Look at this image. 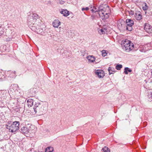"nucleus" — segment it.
<instances>
[{"label": "nucleus", "mask_w": 152, "mask_h": 152, "mask_svg": "<svg viewBox=\"0 0 152 152\" xmlns=\"http://www.w3.org/2000/svg\"><path fill=\"white\" fill-rule=\"evenodd\" d=\"M151 98L152 99V92H151Z\"/></svg>", "instance_id": "36"}, {"label": "nucleus", "mask_w": 152, "mask_h": 152, "mask_svg": "<svg viewBox=\"0 0 152 152\" xmlns=\"http://www.w3.org/2000/svg\"><path fill=\"white\" fill-rule=\"evenodd\" d=\"M145 82L146 83H147V81H146V80H145Z\"/></svg>", "instance_id": "37"}, {"label": "nucleus", "mask_w": 152, "mask_h": 152, "mask_svg": "<svg viewBox=\"0 0 152 152\" xmlns=\"http://www.w3.org/2000/svg\"><path fill=\"white\" fill-rule=\"evenodd\" d=\"M89 9V8L88 7H86L85 8H83L82 9V10L83 11L85 10H88Z\"/></svg>", "instance_id": "29"}, {"label": "nucleus", "mask_w": 152, "mask_h": 152, "mask_svg": "<svg viewBox=\"0 0 152 152\" xmlns=\"http://www.w3.org/2000/svg\"><path fill=\"white\" fill-rule=\"evenodd\" d=\"M27 102L28 106L30 107L33 105V100L31 99H29L27 100Z\"/></svg>", "instance_id": "16"}, {"label": "nucleus", "mask_w": 152, "mask_h": 152, "mask_svg": "<svg viewBox=\"0 0 152 152\" xmlns=\"http://www.w3.org/2000/svg\"><path fill=\"white\" fill-rule=\"evenodd\" d=\"M126 22L122 20H119L118 22V27L120 30H125L126 28Z\"/></svg>", "instance_id": "7"}, {"label": "nucleus", "mask_w": 152, "mask_h": 152, "mask_svg": "<svg viewBox=\"0 0 152 152\" xmlns=\"http://www.w3.org/2000/svg\"><path fill=\"white\" fill-rule=\"evenodd\" d=\"M3 33V32L2 31H0V36Z\"/></svg>", "instance_id": "31"}, {"label": "nucleus", "mask_w": 152, "mask_h": 152, "mask_svg": "<svg viewBox=\"0 0 152 152\" xmlns=\"http://www.w3.org/2000/svg\"><path fill=\"white\" fill-rule=\"evenodd\" d=\"M142 9L144 11L147 10L148 8V7L146 3H143L142 5Z\"/></svg>", "instance_id": "21"}, {"label": "nucleus", "mask_w": 152, "mask_h": 152, "mask_svg": "<svg viewBox=\"0 0 152 152\" xmlns=\"http://www.w3.org/2000/svg\"><path fill=\"white\" fill-rule=\"evenodd\" d=\"M102 56L104 57L107 54V53H106L105 50H102Z\"/></svg>", "instance_id": "28"}, {"label": "nucleus", "mask_w": 152, "mask_h": 152, "mask_svg": "<svg viewBox=\"0 0 152 152\" xmlns=\"http://www.w3.org/2000/svg\"><path fill=\"white\" fill-rule=\"evenodd\" d=\"M41 22V20L39 19L37 20L36 21L35 23H34V25L39 28V27L41 26L42 25Z\"/></svg>", "instance_id": "18"}, {"label": "nucleus", "mask_w": 152, "mask_h": 152, "mask_svg": "<svg viewBox=\"0 0 152 152\" xmlns=\"http://www.w3.org/2000/svg\"><path fill=\"white\" fill-rule=\"evenodd\" d=\"M108 71L109 72V74L110 75L111 74H113V73L112 72V68L110 67H109L108 69Z\"/></svg>", "instance_id": "27"}, {"label": "nucleus", "mask_w": 152, "mask_h": 152, "mask_svg": "<svg viewBox=\"0 0 152 152\" xmlns=\"http://www.w3.org/2000/svg\"><path fill=\"white\" fill-rule=\"evenodd\" d=\"M102 152H110V149L107 147H104L102 150Z\"/></svg>", "instance_id": "23"}, {"label": "nucleus", "mask_w": 152, "mask_h": 152, "mask_svg": "<svg viewBox=\"0 0 152 152\" xmlns=\"http://www.w3.org/2000/svg\"><path fill=\"white\" fill-rule=\"evenodd\" d=\"M110 12L109 6H105L104 7L103 10L101 12V14L102 15V17H103V20H105L108 18L109 16V12Z\"/></svg>", "instance_id": "4"}, {"label": "nucleus", "mask_w": 152, "mask_h": 152, "mask_svg": "<svg viewBox=\"0 0 152 152\" xmlns=\"http://www.w3.org/2000/svg\"><path fill=\"white\" fill-rule=\"evenodd\" d=\"M15 91L14 89H13L12 88H10L9 90L8 91V92L10 94H12L15 92Z\"/></svg>", "instance_id": "26"}, {"label": "nucleus", "mask_w": 152, "mask_h": 152, "mask_svg": "<svg viewBox=\"0 0 152 152\" xmlns=\"http://www.w3.org/2000/svg\"><path fill=\"white\" fill-rule=\"evenodd\" d=\"M19 122L15 121L12 124H10L9 123L6 125V128L8 129L10 132H15L19 129Z\"/></svg>", "instance_id": "2"}, {"label": "nucleus", "mask_w": 152, "mask_h": 152, "mask_svg": "<svg viewBox=\"0 0 152 152\" xmlns=\"http://www.w3.org/2000/svg\"><path fill=\"white\" fill-rule=\"evenodd\" d=\"M132 72V70L128 67H126L124 69V73L125 74L127 75L128 72Z\"/></svg>", "instance_id": "19"}, {"label": "nucleus", "mask_w": 152, "mask_h": 152, "mask_svg": "<svg viewBox=\"0 0 152 152\" xmlns=\"http://www.w3.org/2000/svg\"><path fill=\"white\" fill-rule=\"evenodd\" d=\"M6 96L5 94H3L1 96H0V98H1V101H2L5 99L6 98Z\"/></svg>", "instance_id": "22"}, {"label": "nucleus", "mask_w": 152, "mask_h": 152, "mask_svg": "<svg viewBox=\"0 0 152 152\" xmlns=\"http://www.w3.org/2000/svg\"><path fill=\"white\" fill-rule=\"evenodd\" d=\"M100 32H101L102 33V34H103L104 33V30L102 29H100Z\"/></svg>", "instance_id": "30"}, {"label": "nucleus", "mask_w": 152, "mask_h": 152, "mask_svg": "<svg viewBox=\"0 0 152 152\" xmlns=\"http://www.w3.org/2000/svg\"><path fill=\"white\" fill-rule=\"evenodd\" d=\"M91 17L92 18V19L93 20L94 18V16H92Z\"/></svg>", "instance_id": "34"}, {"label": "nucleus", "mask_w": 152, "mask_h": 152, "mask_svg": "<svg viewBox=\"0 0 152 152\" xmlns=\"http://www.w3.org/2000/svg\"><path fill=\"white\" fill-rule=\"evenodd\" d=\"M114 68H112V70H113V72H112L113 73H114V72H115V71H114L113 70H114Z\"/></svg>", "instance_id": "32"}, {"label": "nucleus", "mask_w": 152, "mask_h": 152, "mask_svg": "<svg viewBox=\"0 0 152 152\" xmlns=\"http://www.w3.org/2000/svg\"><path fill=\"white\" fill-rule=\"evenodd\" d=\"M130 43H131V41L127 39L124 41H122L121 45L123 47L122 48L126 51V49L128 47L129 48Z\"/></svg>", "instance_id": "9"}, {"label": "nucleus", "mask_w": 152, "mask_h": 152, "mask_svg": "<svg viewBox=\"0 0 152 152\" xmlns=\"http://www.w3.org/2000/svg\"><path fill=\"white\" fill-rule=\"evenodd\" d=\"M104 7L103 5H100L99 7L93 6L90 7V9L92 11V12L95 13L97 12H99V15L101 14V12L103 10Z\"/></svg>", "instance_id": "6"}, {"label": "nucleus", "mask_w": 152, "mask_h": 152, "mask_svg": "<svg viewBox=\"0 0 152 152\" xmlns=\"http://www.w3.org/2000/svg\"><path fill=\"white\" fill-rule=\"evenodd\" d=\"M30 25H28L29 27L33 31L37 32V28H39L37 26L35 25L31 24Z\"/></svg>", "instance_id": "12"}, {"label": "nucleus", "mask_w": 152, "mask_h": 152, "mask_svg": "<svg viewBox=\"0 0 152 152\" xmlns=\"http://www.w3.org/2000/svg\"><path fill=\"white\" fill-rule=\"evenodd\" d=\"M144 29L148 33H152V26L148 23H145L144 25Z\"/></svg>", "instance_id": "8"}, {"label": "nucleus", "mask_w": 152, "mask_h": 152, "mask_svg": "<svg viewBox=\"0 0 152 152\" xmlns=\"http://www.w3.org/2000/svg\"><path fill=\"white\" fill-rule=\"evenodd\" d=\"M87 58L90 63L93 62L95 60V58L93 56H88Z\"/></svg>", "instance_id": "14"}, {"label": "nucleus", "mask_w": 152, "mask_h": 152, "mask_svg": "<svg viewBox=\"0 0 152 152\" xmlns=\"http://www.w3.org/2000/svg\"><path fill=\"white\" fill-rule=\"evenodd\" d=\"M126 29L129 31H131L132 30V26L134 24L133 20L130 19H127L126 21Z\"/></svg>", "instance_id": "5"}, {"label": "nucleus", "mask_w": 152, "mask_h": 152, "mask_svg": "<svg viewBox=\"0 0 152 152\" xmlns=\"http://www.w3.org/2000/svg\"><path fill=\"white\" fill-rule=\"evenodd\" d=\"M122 67V66L121 64H117L115 68L118 70H120Z\"/></svg>", "instance_id": "25"}, {"label": "nucleus", "mask_w": 152, "mask_h": 152, "mask_svg": "<svg viewBox=\"0 0 152 152\" xmlns=\"http://www.w3.org/2000/svg\"><path fill=\"white\" fill-rule=\"evenodd\" d=\"M39 19V16L38 15L34 13H31L28 17L27 24L28 25H30L32 23L34 25L36 21Z\"/></svg>", "instance_id": "3"}, {"label": "nucleus", "mask_w": 152, "mask_h": 152, "mask_svg": "<svg viewBox=\"0 0 152 152\" xmlns=\"http://www.w3.org/2000/svg\"><path fill=\"white\" fill-rule=\"evenodd\" d=\"M143 51L145 52L147 50V49H145V50H143Z\"/></svg>", "instance_id": "35"}, {"label": "nucleus", "mask_w": 152, "mask_h": 152, "mask_svg": "<svg viewBox=\"0 0 152 152\" xmlns=\"http://www.w3.org/2000/svg\"><path fill=\"white\" fill-rule=\"evenodd\" d=\"M20 131L23 134H27L29 132L30 130L26 126H25L21 127Z\"/></svg>", "instance_id": "11"}, {"label": "nucleus", "mask_w": 152, "mask_h": 152, "mask_svg": "<svg viewBox=\"0 0 152 152\" xmlns=\"http://www.w3.org/2000/svg\"><path fill=\"white\" fill-rule=\"evenodd\" d=\"M47 103H39L36 102L34 107L35 113H38L40 115L45 113L47 110Z\"/></svg>", "instance_id": "1"}, {"label": "nucleus", "mask_w": 152, "mask_h": 152, "mask_svg": "<svg viewBox=\"0 0 152 152\" xmlns=\"http://www.w3.org/2000/svg\"><path fill=\"white\" fill-rule=\"evenodd\" d=\"M53 147H47L45 149V152H53Z\"/></svg>", "instance_id": "20"}, {"label": "nucleus", "mask_w": 152, "mask_h": 152, "mask_svg": "<svg viewBox=\"0 0 152 152\" xmlns=\"http://www.w3.org/2000/svg\"><path fill=\"white\" fill-rule=\"evenodd\" d=\"M129 45V48H127V49H126V51L129 52L131 50H132L134 47V45L133 44V43H132L131 42Z\"/></svg>", "instance_id": "17"}, {"label": "nucleus", "mask_w": 152, "mask_h": 152, "mask_svg": "<svg viewBox=\"0 0 152 152\" xmlns=\"http://www.w3.org/2000/svg\"><path fill=\"white\" fill-rule=\"evenodd\" d=\"M136 18L137 20H139L142 19V16L140 14H139L137 15L136 14Z\"/></svg>", "instance_id": "24"}, {"label": "nucleus", "mask_w": 152, "mask_h": 152, "mask_svg": "<svg viewBox=\"0 0 152 152\" xmlns=\"http://www.w3.org/2000/svg\"><path fill=\"white\" fill-rule=\"evenodd\" d=\"M60 13L65 16H67L69 15V11L66 10L62 9Z\"/></svg>", "instance_id": "15"}, {"label": "nucleus", "mask_w": 152, "mask_h": 152, "mask_svg": "<svg viewBox=\"0 0 152 152\" xmlns=\"http://www.w3.org/2000/svg\"><path fill=\"white\" fill-rule=\"evenodd\" d=\"M61 22L58 20H55L53 23V26L56 28H58Z\"/></svg>", "instance_id": "13"}, {"label": "nucleus", "mask_w": 152, "mask_h": 152, "mask_svg": "<svg viewBox=\"0 0 152 152\" xmlns=\"http://www.w3.org/2000/svg\"><path fill=\"white\" fill-rule=\"evenodd\" d=\"M95 74L98 76L99 78H103L104 76V73L103 71L101 69H98L95 71Z\"/></svg>", "instance_id": "10"}, {"label": "nucleus", "mask_w": 152, "mask_h": 152, "mask_svg": "<svg viewBox=\"0 0 152 152\" xmlns=\"http://www.w3.org/2000/svg\"><path fill=\"white\" fill-rule=\"evenodd\" d=\"M15 71H14V72H13L12 74L13 75H14V76H15Z\"/></svg>", "instance_id": "33"}]
</instances>
